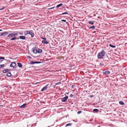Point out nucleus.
Here are the masks:
<instances>
[{"instance_id": "obj_19", "label": "nucleus", "mask_w": 127, "mask_h": 127, "mask_svg": "<svg viewBox=\"0 0 127 127\" xmlns=\"http://www.w3.org/2000/svg\"><path fill=\"white\" fill-rule=\"evenodd\" d=\"M63 4L62 3H61V4H59L57 5L56 6V7H57L56 8H57L58 7H61L63 5Z\"/></svg>"}, {"instance_id": "obj_20", "label": "nucleus", "mask_w": 127, "mask_h": 127, "mask_svg": "<svg viewBox=\"0 0 127 127\" xmlns=\"http://www.w3.org/2000/svg\"><path fill=\"white\" fill-rule=\"evenodd\" d=\"M109 46L110 47L113 48H115L116 47V46L114 45H113L112 44H110L109 45Z\"/></svg>"}, {"instance_id": "obj_14", "label": "nucleus", "mask_w": 127, "mask_h": 127, "mask_svg": "<svg viewBox=\"0 0 127 127\" xmlns=\"http://www.w3.org/2000/svg\"><path fill=\"white\" fill-rule=\"evenodd\" d=\"M18 66L19 67L21 68L22 66V65L21 63H17Z\"/></svg>"}, {"instance_id": "obj_4", "label": "nucleus", "mask_w": 127, "mask_h": 127, "mask_svg": "<svg viewBox=\"0 0 127 127\" xmlns=\"http://www.w3.org/2000/svg\"><path fill=\"white\" fill-rule=\"evenodd\" d=\"M68 98V96H66L64 97L61 98V100L62 102H65L66 101Z\"/></svg>"}, {"instance_id": "obj_26", "label": "nucleus", "mask_w": 127, "mask_h": 127, "mask_svg": "<svg viewBox=\"0 0 127 127\" xmlns=\"http://www.w3.org/2000/svg\"><path fill=\"white\" fill-rule=\"evenodd\" d=\"M68 14V12H64L63 13H62L60 15H63V14Z\"/></svg>"}, {"instance_id": "obj_23", "label": "nucleus", "mask_w": 127, "mask_h": 127, "mask_svg": "<svg viewBox=\"0 0 127 127\" xmlns=\"http://www.w3.org/2000/svg\"><path fill=\"white\" fill-rule=\"evenodd\" d=\"M16 39V37H14L10 39V40H14Z\"/></svg>"}, {"instance_id": "obj_29", "label": "nucleus", "mask_w": 127, "mask_h": 127, "mask_svg": "<svg viewBox=\"0 0 127 127\" xmlns=\"http://www.w3.org/2000/svg\"><path fill=\"white\" fill-rule=\"evenodd\" d=\"M4 66V64H2L0 65V68Z\"/></svg>"}, {"instance_id": "obj_5", "label": "nucleus", "mask_w": 127, "mask_h": 127, "mask_svg": "<svg viewBox=\"0 0 127 127\" xmlns=\"http://www.w3.org/2000/svg\"><path fill=\"white\" fill-rule=\"evenodd\" d=\"M102 73L104 74L107 75L109 74L110 73V72L107 70H103L102 71Z\"/></svg>"}, {"instance_id": "obj_15", "label": "nucleus", "mask_w": 127, "mask_h": 127, "mask_svg": "<svg viewBox=\"0 0 127 127\" xmlns=\"http://www.w3.org/2000/svg\"><path fill=\"white\" fill-rule=\"evenodd\" d=\"M88 23L89 24L92 25H93L94 24V22L93 21H88Z\"/></svg>"}, {"instance_id": "obj_10", "label": "nucleus", "mask_w": 127, "mask_h": 127, "mask_svg": "<svg viewBox=\"0 0 127 127\" xmlns=\"http://www.w3.org/2000/svg\"><path fill=\"white\" fill-rule=\"evenodd\" d=\"M19 38L20 39L22 40H25L26 39V37L25 36H19Z\"/></svg>"}, {"instance_id": "obj_2", "label": "nucleus", "mask_w": 127, "mask_h": 127, "mask_svg": "<svg viewBox=\"0 0 127 127\" xmlns=\"http://www.w3.org/2000/svg\"><path fill=\"white\" fill-rule=\"evenodd\" d=\"M24 35H27L28 34H30L31 35V37H34L33 33L30 31H26L24 32Z\"/></svg>"}, {"instance_id": "obj_9", "label": "nucleus", "mask_w": 127, "mask_h": 127, "mask_svg": "<svg viewBox=\"0 0 127 127\" xmlns=\"http://www.w3.org/2000/svg\"><path fill=\"white\" fill-rule=\"evenodd\" d=\"M33 52V53L36 54L37 53V50L36 47L33 48L32 49Z\"/></svg>"}, {"instance_id": "obj_24", "label": "nucleus", "mask_w": 127, "mask_h": 127, "mask_svg": "<svg viewBox=\"0 0 127 127\" xmlns=\"http://www.w3.org/2000/svg\"><path fill=\"white\" fill-rule=\"evenodd\" d=\"M93 111L94 112H97L98 111V109H95L93 110Z\"/></svg>"}, {"instance_id": "obj_31", "label": "nucleus", "mask_w": 127, "mask_h": 127, "mask_svg": "<svg viewBox=\"0 0 127 127\" xmlns=\"http://www.w3.org/2000/svg\"><path fill=\"white\" fill-rule=\"evenodd\" d=\"M94 95H90L88 96V97H93Z\"/></svg>"}, {"instance_id": "obj_1", "label": "nucleus", "mask_w": 127, "mask_h": 127, "mask_svg": "<svg viewBox=\"0 0 127 127\" xmlns=\"http://www.w3.org/2000/svg\"><path fill=\"white\" fill-rule=\"evenodd\" d=\"M105 54V52L104 50L98 53L97 55L98 58L99 59H102V57L104 56Z\"/></svg>"}, {"instance_id": "obj_12", "label": "nucleus", "mask_w": 127, "mask_h": 127, "mask_svg": "<svg viewBox=\"0 0 127 127\" xmlns=\"http://www.w3.org/2000/svg\"><path fill=\"white\" fill-rule=\"evenodd\" d=\"M26 103H24L23 105H21L20 106V107L21 108H24L26 106Z\"/></svg>"}, {"instance_id": "obj_34", "label": "nucleus", "mask_w": 127, "mask_h": 127, "mask_svg": "<svg viewBox=\"0 0 127 127\" xmlns=\"http://www.w3.org/2000/svg\"><path fill=\"white\" fill-rule=\"evenodd\" d=\"M82 112V111H79L78 112H77V113L78 114H80Z\"/></svg>"}, {"instance_id": "obj_43", "label": "nucleus", "mask_w": 127, "mask_h": 127, "mask_svg": "<svg viewBox=\"0 0 127 127\" xmlns=\"http://www.w3.org/2000/svg\"><path fill=\"white\" fill-rule=\"evenodd\" d=\"M2 31V30H0V31Z\"/></svg>"}, {"instance_id": "obj_39", "label": "nucleus", "mask_w": 127, "mask_h": 127, "mask_svg": "<svg viewBox=\"0 0 127 127\" xmlns=\"http://www.w3.org/2000/svg\"><path fill=\"white\" fill-rule=\"evenodd\" d=\"M39 82H36V83H35V84H38L39 83Z\"/></svg>"}, {"instance_id": "obj_27", "label": "nucleus", "mask_w": 127, "mask_h": 127, "mask_svg": "<svg viewBox=\"0 0 127 127\" xmlns=\"http://www.w3.org/2000/svg\"><path fill=\"white\" fill-rule=\"evenodd\" d=\"M61 83V82H58L55 83L56 85H58L60 83Z\"/></svg>"}, {"instance_id": "obj_16", "label": "nucleus", "mask_w": 127, "mask_h": 127, "mask_svg": "<svg viewBox=\"0 0 127 127\" xmlns=\"http://www.w3.org/2000/svg\"><path fill=\"white\" fill-rule=\"evenodd\" d=\"M42 43H45L46 44H47L49 43V42L47 41H45L44 40H42Z\"/></svg>"}, {"instance_id": "obj_28", "label": "nucleus", "mask_w": 127, "mask_h": 127, "mask_svg": "<svg viewBox=\"0 0 127 127\" xmlns=\"http://www.w3.org/2000/svg\"><path fill=\"white\" fill-rule=\"evenodd\" d=\"M4 57H0V59H3L4 60Z\"/></svg>"}, {"instance_id": "obj_35", "label": "nucleus", "mask_w": 127, "mask_h": 127, "mask_svg": "<svg viewBox=\"0 0 127 127\" xmlns=\"http://www.w3.org/2000/svg\"><path fill=\"white\" fill-rule=\"evenodd\" d=\"M61 21H63V22H66V20H61Z\"/></svg>"}, {"instance_id": "obj_37", "label": "nucleus", "mask_w": 127, "mask_h": 127, "mask_svg": "<svg viewBox=\"0 0 127 127\" xmlns=\"http://www.w3.org/2000/svg\"><path fill=\"white\" fill-rule=\"evenodd\" d=\"M54 7H51V8H49V9H53Z\"/></svg>"}, {"instance_id": "obj_3", "label": "nucleus", "mask_w": 127, "mask_h": 127, "mask_svg": "<svg viewBox=\"0 0 127 127\" xmlns=\"http://www.w3.org/2000/svg\"><path fill=\"white\" fill-rule=\"evenodd\" d=\"M18 34L17 33L15 32H13V33L9 34L7 36L8 37H16L17 36Z\"/></svg>"}, {"instance_id": "obj_17", "label": "nucleus", "mask_w": 127, "mask_h": 127, "mask_svg": "<svg viewBox=\"0 0 127 127\" xmlns=\"http://www.w3.org/2000/svg\"><path fill=\"white\" fill-rule=\"evenodd\" d=\"M7 76H8L10 77L11 75V73L10 72H8L7 74H6Z\"/></svg>"}, {"instance_id": "obj_13", "label": "nucleus", "mask_w": 127, "mask_h": 127, "mask_svg": "<svg viewBox=\"0 0 127 127\" xmlns=\"http://www.w3.org/2000/svg\"><path fill=\"white\" fill-rule=\"evenodd\" d=\"M10 69H5L3 70V72L4 73H6L8 71H10Z\"/></svg>"}, {"instance_id": "obj_7", "label": "nucleus", "mask_w": 127, "mask_h": 127, "mask_svg": "<svg viewBox=\"0 0 127 127\" xmlns=\"http://www.w3.org/2000/svg\"><path fill=\"white\" fill-rule=\"evenodd\" d=\"M41 63V62H34L31 61L30 62V64H40Z\"/></svg>"}, {"instance_id": "obj_40", "label": "nucleus", "mask_w": 127, "mask_h": 127, "mask_svg": "<svg viewBox=\"0 0 127 127\" xmlns=\"http://www.w3.org/2000/svg\"><path fill=\"white\" fill-rule=\"evenodd\" d=\"M19 34H20V35H23V33H19Z\"/></svg>"}, {"instance_id": "obj_32", "label": "nucleus", "mask_w": 127, "mask_h": 127, "mask_svg": "<svg viewBox=\"0 0 127 127\" xmlns=\"http://www.w3.org/2000/svg\"><path fill=\"white\" fill-rule=\"evenodd\" d=\"M73 96V95L72 94H71L70 95L69 97H72Z\"/></svg>"}, {"instance_id": "obj_38", "label": "nucleus", "mask_w": 127, "mask_h": 127, "mask_svg": "<svg viewBox=\"0 0 127 127\" xmlns=\"http://www.w3.org/2000/svg\"><path fill=\"white\" fill-rule=\"evenodd\" d=\"M27 58L28 59H29V58H31V57L30 56H27Z\"/></svg>"}, {"instance_id": "obj_42", "label": "nucleus", "mask_w": 127, "mask_h": 127, "mask_svg": "<svg viewBox=\"0 0 127 127\" xmlns=\"http://www.w3.org/2000/svg\"><path fill=\"white\" fill-rule=\"evenodd\" d=\"M69 93H66V94H68Z\"/></svg>"}, {"instance_id": "obj_22", "label": "nucleus", "mask_w": 127, "mask_h": 127, "mask_svg": "<svg viewBox=\"0 0 127 127\" xmlns=\"http://www.w3.org/2000/svg\"><path fill=\"white\" fill-rule=\"evenodd\" d=\"M90 29H94L95 28V27L93 26H91L89 28Z\"/></svg>"}, {"instance_id": "obj_33", "label": "nucleus", "mask_w": 127, "mask_h": 127, "mask_svg": "<svg viewBox=\"0 0 127 127\" xmlns=\"http://www.w3.org/2000/svg\"><path fill=\"white\" fill-rule=\"evenodd\" d=\"M5 8V7H3L2 8H1L0 9V10H2L4 8Z\"/></svg>"}, {"instance_id": "obj_18", "label": "nucleus", "mask_w": 127, "mask_h": 127, "mask_svg": "<svg viewBox=\"0 0 127 127\" xmlns=\"http://www.w3.org/2000/svg\"><path fill=\"white\" fill-rule=\"evenodd\" d=\"M42 50L41 49H39L38 51H37V52L38 53H40L42 52Z\"/></svg>"}, {"instance_id": "obj_11", "label": "nucleus", "mask_w": 127, "mask_h": 127, "mask_svg": "<svg viewBox=\"0 0 127 127\" xmlns=\"http://www.w3.org/2000/svg\"><path fill=\"white\" fill-rule=\"evenodd\" d=\"M8 34V33L7 32H3V33L1 34H0V36H4L5 35H7Z\"/></svg>"}, {"instance_id": "obj_36", "label": "nucleus", "mask_w": 127, "mask_h": 127, "mask_svg": "<svg viewBox=\"0 0 127 127\" xmlns=\"http://www.w3.org/2000/svg\"><path fill=\"white\" fill-rule=\"evenodd\" d=\"M101 66H103L104 65V64H103L100 63L99 64Z\"/></svg>"}, {"instance_id": "obj_41", "label": "nucleus", "mask_w": 127, "mask_h": 127, "mask_svg": "<svg viewBox=\"0 0 127 127\" xmlns=\"http://www.w3.org/2000/svg\"><path fill=\"white\" fill-rule=\"evenodd\" d=\"M2 61H3V60H0V63H1Z\"/></svg>"}, {"instance_id": "obj_21", "label": "nucleus", "mask_w": 127, "mask_h": 127, "mask_svg": "<svg viewBox=\"0 0 127 127\" xmlns=\"http://www.w3.org/2000/svg\"><path fill=\"white\" fill-rule=\"evenodd\" d=\"M119 103L121 105H124V103L122 101H119Z\"/></svg>"}, {"instance_id": "obj_25", "label": "nucleus", "mask_w": 127, "mask_h": 127, "mask_svg": "<svg viewBox=\"0 0 127 127\" xmlns=\"http://www.w3.org/2000/svg\"><path fill=\"white\" fill-rule=\"evenodd\" d=\"M72 124L71 123L67 124L66 125L65 127H66L69 126H70Z\"/></svg>"}, {"instance_id": "obj_30", "label": "nucleus", "mask_w": 127, "mask_h": 127, "mask_svg": "<svg viewBox=\"0 0 127 127\" xmlns=\"http://www.w3.org/2000/svg\"><path fill=\"white\" fill-rule=\"evenodd\" d=\"M40 38L42 39H43L45 40H46V38H43L42 37H41Z\"/></svg>"}, {"instance_id": "obj_6", "label": "nucleus", "mask_w": 127, "mask_h": 127, "mask_svg": "<svg viewBox=\"0 0 127 127\" xmlns=\"http://www.w3.org/2000/svg\"><path fill=\"white\" fill-rule=\"evenodd\" d=\"M16 65V63L15 62H12L10 65V66L12 67H15Z\"/></svg>"}, {"instance_id": "obj_8", "label": "nucleus", "mask_w": 127, "mask_h": 127, "mask_svg": "<svg viewBox=\"0 0 127 127\" xmlns=\"http://www.w3.org/2000/svg\"><path fill=\"white\" fill-rule=\"evenodd\" d=\"M48 85H46V86L44 87L41 90V91H44L46 90L48 88Z\"/></svg>"}]
</instances>
